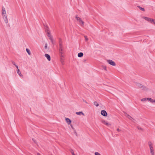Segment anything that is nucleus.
Instances as JSON below:
<instances>
[{"label": "nucleus", "mask_w": 155, "mask_h": 155, "mask_svg": "<svg viewBox=\"0 0 155 155\" xmlns=\"http://www.w3.org/2000/svg\"><path fill=\"white\" fill-rule=\"evenodd\" d=\"M66 122L68 125H70L71 123V120L68 118H66L65 119Z\"/></svg>", "instance_id": "obj_10"}, {"label": "nucleus", "mask_w": 155, "mask_h": 155, "mask_svg": "<svg viewBox=\"0 0 155 155\" xmlns=\"http://www.w3.org/2000/svg\"><path fill=\"white\" fill-rule=\"evenodd\" d=\"M143 89H144V90H147V88H146L145 87H144V88H143Z\"/></svg>", "instance_id": "obj_40"}, {"label": "nucleus", "mask_w": 155, "mask_h": 155, "mask_svg": "<svg viewBox=\"0 0 155 155\" xmlns=\"http://www.w3.org/2000/svg\"><path fill=\"white\" fill-rule=\"evenodd\" d=\"M125 114V116L128 118L129 119L131 120L133 122H134V120H135L133 118L131 117L129 115L127 114V113Z\"/></svg>", "instance_id": "obj_7"}, {"label": "nucleus", "mask_w": 155, "mask_h": 155, "mask_svg": "<svg viewBox=\"0 0 155 155\" xmlns=\"http://www.w3.org/2000/svg\"><path fill=\"white\" fill-rule=\"evenodd\" d=\"M45 56L47 58L48 61H50L51 60V57L49 55L47 54H45Z\"/></svg>", "instance_id": "obj_9"}, {"label": "nucleus", "mask_w": 155, "mask_h": 155, "mask_svg": "<svg viewBox=\"0 0 155 155\" xmlns=\"http://www.w3.org/2000/svg\"><path fill=\"white\" fill-rule=\"evenodd\" d=\"M107 61L109 64L112 66H115L116 65L115 63L112 60H107Z\"/></svg>", "instance_id": "obj_4"}, {"label": "nucleus", "mask_w": 155, "mask_h": 155, "mask_svg": "<svg viewBox=\"0 0 155 155\" xmlns=\"http://www.w3.org/2000/svg\"><path fill=\"white\" fill-rule=\"evenodd\" d=\"M59 47H63L62 44V41L61 39H60L59 42Z\"/></svg>", "instance_id": "obj_12"}, {"label": "nucleus", "mask_w": 155, "mask_h": 155, "mask_svg": "<svg viewBox=\"0 0 155 155\" xmlns=\"http://www.w3.org/2000/svg\"><path fill=\"white\" fill-rule=\"evenodd\" d=\"M110 88H111L112 89H113V88H113V87H110Z\"/></svg>", "instance_id": "obj_44"}, {"label": "nucleus", "mask_w": 155, "mask_h": 155, "mask_svg": "<svg viewBox=\"0 0 155 155\" xmlns=\"http://www.w3.org/2000/svg\"><path fill=\"white\" fill-rule=\"evenodd\" d=\"M143 18L148 21L152 23V21H153V19H151L150 18H148L147 17H143Z\"/></svg>", "instance_id": "obj_6"}, {"label": "nucleus", "mask_w": 155, "mask_h": 155, "mask_svg": "<svg viewBox=\"0 0 155 155\" xmlns=\"http://www.w3.org/2000/svg\"><path fill=\"white\" fill-rule=\"evenodd\" d=\"M147 98H142L141 99V101H147Z\"/></svg>", "instance_id": "obj_24"}, {"label": "nucleus", "mask_w": 155, "mask_h": 155, "mask_svg": "<svg viewBox=\"0 0 155 155\" xmlns=\"http://www.w3.org/2000/svg\"><path fill=\"white\" fill-rule=\"evenodd\" d=\"M84 38H85V41H87L88 40V38H87V37L86 36H84Z\"/></svg>", "instance_id": "obj_29"}, {"label": "nucleus", "mask_w": 155, "mask_h": 155, "mask_svg": "<svg viewBox=\"0 0 155 155\" xmlns=\"http://www.w3.org/2000/svg\"><path fill=\"white\" fill-rule=\"evenodd\" d=\"M152 103H155V100H153Z\"/></svg>", "instance_id": "obj_35"}, {"label": "nucleus", "mask_w": 155, "mask_h": 155, "mask_svg": "<svg viewBox=\"0 0 155 155\" xmlns=\"http://www.w3.org/2000/svg\"><path fill=\"white\" fill-rule=\"evenodd\" d=\"M45 29L46 32H48V31H50L49 28L47 26H46L45 27Z\"/></svg>", "instance_id": "obj_20"}, {"label": "nucleus", "mask_w": 155, "mask_h": 155, "mask_svg": "<svg viewBox=\"0 0 155 155\" xmlns=\"http://www.w3.org/2000/svg\"><path fill=\"white\" fill-rule=\"evenodd\" d=\"M83 55V53L82 52H80L78 54V56L79 57H82Z\"/></svg>", "instance_id": "obj_16"}, {"label": "nucleus", "mask_w": 155, "mask_h": 155, "mask_svg": "<svg viewBox=\"0 0 155 155\" xmlns=\"http://www.w3.org/2000/svg\"><path fill=\"white\" fill-rule=\"evenodd\" d=\"M48 37H49V38L50 39V40L51 39H53V38H52V36L51 35L48 36Z\"/></svg>", "instance_id": "obj_30"}, {"label": "nucleus", "mask_w": 155, "mask_h": 155, "mask_svg": "<svg viewBox=\"0 0 155 155\" xmlns=\"http://www.w3.org/2000/svg\"><path fill=\"white\" fill-rule=\"evenodd\" d=\"M103 68H104V70H106V67H105V66H104V67H103Z\"/></svg>", "instance_id": "obj_38"}, {"label": "nucleus", "mask_w": 155, "mask_h": 155, "mask_svg": "<svg viewBox=\"0 0 155 155\" xmlns=\"http://www.w3.org/2000/svg\"><path fill=\"white\" fill-rule=\"evenodd\" d=\"M152 23H153L154 24H155V20H153V21H152Z\"/></svg>", "instance_id": "obj_39"}, {"label": "nucleus", "mask_w": 155, "mask_h": 155, "mask_svg": "<svg viewBox=\"0 0 155 155\" xmlns=\"http://www.w3.org/2000/svg\"><path fill=\"white\" fill-rule=\"evenodd\" d=\"M37 155H41L40 153H38L37 154Z\"/></svg>", "instance_id": "obj_43"}, {"label": "nucleus", "mask_w": 155, "mask_h": 155, "mask_svg": "<svg viewBox=\"0 0 155 155\" xmlns=\"http://www.w3.org/2000/svg\"><path fill=\"white\" fill-rule=\"evenodd\" d=\"M76 19L78 21H79V22L80 23L82 24V25H81V26H83V25L84 24V21H83L81 20V19L80 18L78 17V16H76Z\"/></svg>", "instance_id": "obj_5"}, {"label": "nucleus", "mask_w": 155, "mask_h": 155, "mask_svg": "<svg viewBox=\"0 0 155 155\" xmlns=\"http://www.w3.org/2000/svg\"><path fill=\"white\" fill-rule=\"evenodd\" d=\"M47 35L48 36L51 35L50 34V31H48V32H47Z\"/></svg>", "instance_id": "obj_26"}, {"label": "nucleus", "mask_w": 155, "mask_h": 155, "mask_svg": "<svg viewBox=\"0 0 155 155\" xmlns=\"http://www.w3.org/2000/svg\"><path fill=\"white\" fill-rule=\"evenodd\" d=\"M76 114L78 115H81V114H82L83 115H84V114L82 112H76Z\"/></svg>", "instance_id": "obj_14"}, {"label": "nucleus", "mask_w": 155, "mask_h": 155, "mask_svg": "<svg viewBox=\"0 0 155 155\" xmlns=\"http://www.w3.org/2000/svg\"><path fill=\"white\" fill-rule=\"evenodd\" d=\"M12 64H14V65H15V66L16 67V68L17 69H18V66L14 62V61H12Z\"/></svg>", "instance_id": "obj_22"}, {"label": "nucleus", "mask_w": 155, "mask_h": 155, "mask_svg": "<svg viewBox=\"0 0 155 155\" xmlns=\"http://www.w3.org/2000/svg\"><path fill=\"white\" fill-rule=\"evenodd\" d=\"M83 101L85 102V103H87L86 102V101H84V100H83Z\"/></svg>", "instance_id": "obj_41"}, {"label": "nucleus", "mask_w": 155, "mask_h": 155, "mask_svg": "<svg viewBox=\"0 0 155 155\" xmlns=\"http://www.w3.org/2000/svg\"><path fill=\"white\" fill-rule=\"evenodd\" d=\"M59 50L60 57H64L63 47H59Z\"/></svg>", "instance_id": "obj_2"}, {"label": "nucleus", "mask_w": 155, "mask_h": 155, "mask_svg": "<svg viewBox=\"0 0 155 155\" xmlns=\"http://www.w3.org/2000/svg\"><path fill=\"white\" fill-rule=\"evenodd\" d=\"M147 100L150 101V102L151 103H152V101L153 100L151 98H147Z\"/></svg>", "instance_id": "obj_23"}, {"label": "nucleus", "mask_w": 155, "mask_h": 155, "mask_svg": "<svg viewBox=\"0 0 155 155\" xmlns=\"http://www.w3.org/2000/svg\"><path fill=\"white\" fill-rule=\"evenodd\" d=\"M61 58V62L63 64V62H64V60H63V58H64L63 57H60Z\"/></svg>", "instance_id": "obj_25"}, {"label": "nucleus", "mask_w": 155, "mask_h": 155, "mask_svg": "<svg viewBox=\"0 0 155 155\" xmlns=\"http://www.w3.org/2000/svg\"><path fill=\"white\" fill-rule=\"evenodd\" d=\"M70 125H71V127L73 129V130H74V128L73 127V126H72V125L71 124H70Z\"/></svg>", "instance_id": "obj_36"}, {"label": "nucleus", "mask_w": 155, "mask_h": 155, "mask_svg": "<svg viewBox=\"0 0 155 155\" xmlns=\"http://www.w3.org/2000/svg\"><path fill=\"white\" fill-rule=\"evenodd\" d=\"M117 131H118L119 132L120 131H121V130L119 128H117Z\"/></svg>", "instance_id": "obj_37"}, {"label": "nucleus", "mask_w": 155, "mask_h": 155, "mask_svg": "<svg viewBox=\"0 0 155 155\" xmlns=\"http://www.w3.org/2000/svg\"><path fill=\"white\" fill-rule=\"evenodd\" d=\"M137 128H138V129H139V130H142V128L140 127H137Z\"/></svg>", "instance_id": "obj_32"}, {"label": "nucleus", "mask_w": 155, "mask_h": 155, "mask_svg": "<svg viewBox=\"0 0 155 155\" xmlns=\"http://www.w3.org/2000/svg\"><path fill=\"white\" fill-rule=\"evenodd\" d=\"M95 155H101L98 152H95L94 153Z\"/></svg>", "instance_id": "obj_28"}, {"label": "nucleus", "mask_w": 155, "mask_h": 155, "mask_svg": "<svg viewBox=\"0 0 155 155\" xmlns=\"http://www.w3.org/2000/svg\"><path fill=\"white\" fill-rule=\"evenodd\" d=\"M102 122L103 124L106 125L107 126H109L110 125V124L108 123V122L105 120H103Z\"/></svg>", "instance_id": "obj_11"}, {"label": "nucleus", "mask_w": 155, "mask_h": 155, "mask_svg": "<svg viewBox=\"0 0 155 155\" xmlns=\"http://www.w3.org/2000/svg\"><path fill=\"white\" fill-rule=\"evenodd\" d=\"M70 152L72 154V155H75L74 154V152L73 151V150L72 149H71L70 150Z\"/></svg>", "instance_id": "obj_27"}, {"label": "nucleus", "mask_w": 155, "mask_h": 155, "mask_svg": "<svg viewBox=\"0 0 155 155\" xmlns=\"http://www.w3.org/2000/svg\"><path fill=\"white\" fill-rule=\"evenodd\" d=\"M51 41L53 44H54V41L53 38L51 40Z\"/></svg>", "instance_id": "obj_33"}, {"label": "nucleus", "mask_w": 155, "mask_h": 155, "mask_svg": "<svg viewBox=\"0 0 155 155\" xmlns=\"http://www.w3.org/2000/svg\"><path fill=\"white\" fill-rule=\"evenodd\" d=\"M137 7L140 10L143 11H145V10L143 8L139 6H138Z\"/></svg>", "instance_id": "obj_18"}, {"label": "nucleus", "mask_w": 155, "mask_h": 155, "mask_svg": "<svg viewBox=\"0 0 155 155\" xmlns=\"http://www.w3.org/2000/svg\"><path fill=\"white\" fill-rule=\"evenodd\" d=\"M17 73L21 77H23V75L21 74V72L20 71V70L18 68L17 69Z\"/></svg>", "instance_id": "obj_13"}, {"label": "nucleus", "mask_w": 155, "mask_h": 155, "mask_svg": "<svg viewBox=\"0 0 155 155\" xmlns=\"http://www.w3.org/2000/svg\"><path fill=\"white\" fill-rule=\"evenodd\" d=\"M2 15L3 18H4V17L7 16L5 8L4 6L2 7Z\"/></svg>", "instance_id": "obj_3"}, {"label": "nucleus", "mask_w": 155, "mask_h": 155, "mask_svg": "<svg viewBox=\"0 0 155 155\" xmlns=\"http://www.w3.org/2000/svg\"><path fill=\"white\" fill-rule=\"evenodd\" d=\"M136 85L138 87H140V88H141L143 87V86L142 85V84L139 83H137Z\"/></svg>", "instance_id": "obj_15"}, {"label": "nucleus", "mask_w": 155, "mask_h": 155, "mask_svg": "<svg viewBox=\"0 0 155 155\" xmlns=\"http://www.w3.org/2000/svg\"><path fill=\"white\" fill-rule=\"evenodd\" d=\"M26 51L29 55H30L31 54V53L29 49L26 48Z\"/></svg>", "instance_id": "obj_19"}, {"label": "nucleus", "mask_w": 155, "mask_h": 155, "mask_svg": "<svg viewBox=\"0 0 155 155\" xmlns=\"http://www.w3.org/2000/svg\"><path fill=\"white\" fill-rule=\"evenodd\" d=\"M101 114L102 115L104 116H107V113L106 111L104 110H102L101 111Z\"/></svg>", "instance_id": "obj_8"}, {"label": "nucleus", "mask_w": 155, "mask_h": 155, "mask_svg": "<svg viewBox=\"0 0 155 155\" xmlns=\"http://www.w3.org/2000/svg\"><path fill=\"white\" fill-rule=\"evenodd\" d=\"M47 45H47V43H46L45 44V49H47Z\"/></svg>", "instance_id": "obj_31"}, {"label": "nucleus", "mask_w": 155, "mask_h": 155, "mask_svg": "<svg viewBox=\"0 0 155 155\" xmlns=\"http://www.w3.org/2000/svg\"><path fill=\"white\" fill-rule=\"evenodd\" d=\"M148 145L149 147L151 154V155H154V151L153 148V143L151 142H148Z\"/></svg>", "instance_id": "obj_1"}, {"label": "nucleus", "mask_w": 155, "mask_h": 155, "mask_svg": "<svg viewBox=\"0 0 155 155\" xmlns=\"http://www.w3.org/2000/svg\"><path fill=\"white\" fill-rule=\"evenodd\" d=\"M32 140L35 143H36V140L35 139L33 138Z\"/></svg>", "instance_id": "obj_34"}, {"label": "nucleus", "mask_w": 155, "mask_h": 155, "mask_svg": "<svg viewBox=\"0 0 155 155\" xmlns=\"http://www.w3.org/2000/svg\"><path fill=\"white\" fill-rule=\"evenodd\" d=\"M5 18V19H4V21L5 23L6 24H7L8 23V20L7 19V16L4 17V18Z\"/></svg>", "instance_id": "obj_17"}, {"label": "nucleus", "mask_w": 155, "mask_h": 155, "mask_svg": "<svg viewBox=\"0 0 155 155\" xmlns=\"http://www.w3.org/2000/svg\"><path fill=\"white\" fill-rule=\"evenodd\" d=\"M94 105L97 107L99 106V104L97 101H94Z\"/></svg>", "instance_id": "obj_21"}, {"label": "nucleus", "mask_w": 155, "mask_h": 155, "mask_svg": "<svg viewBox=\"0 0 155 155\" xmlns=\"http://www.w3.org/2000/svg\"><path fill=\"white\" fill-rule=\"evenodd\" d=\"M74 133L77 136V133H76V131H75Z\"/></svg>", "instance_id": "obj_42"}]
</instances>
